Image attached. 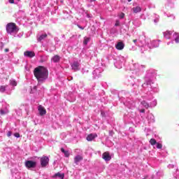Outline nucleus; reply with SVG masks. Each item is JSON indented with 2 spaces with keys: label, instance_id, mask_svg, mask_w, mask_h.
<instances>
[{
  "label": "nucleus",
  "instance_id": "nucleus-16",
  "mask_svg": "<svg viewBox=\"0 0 179 179\" xmlns=\"http://www.w3.org/2000/svg\"><path fill=\"white\" fill-rule=\"evenodd\" d=\"M133 42L134 43V44H135L136 45H138V47H141V48H141V51H143V50H145V45H143V44H142V41H138V40L134 39V40L133 41Z\"/></svg>",
  "mask_w": 179,
  "mask_h": 179
},
{
  "label": "nucleus",
  "instance_id": "nucleus-41",
  "mask_svg": "<svg viewBox=\"0 0 179 179\" xmlns=\"http://www.w3.org/2000/svg\"><path fill=\"white\" fill-rule=\"evenodd\" d=\"M78 29H80L81 30H85V27H83L79 24H78Z\"/></svg>",
  "mask_w": 179,
  "mask_h": 179
},
{
  "label": "nucleus",
  "instance_id": "nucleus-31",
  "mask_svg": "<svg viewBox=\"0 0 179 179\" xmlns=\"http://www.w3.org/2000/svg\"><path fill=\"white\" fill-rule=\"evenodd\" d=\"M157 106V101L156 99H154L150 103V107H156Z\"/></svg>",
  "mask_w": 179,
  "mask_h": 179
},
{
  "label": "nucleus",
  "instance_id": "nucleus-42",
  "mask_svg": "<svg viewBox=\"0 0 179 179\" xmlns=\"http://www.w3.org/2000/svg\"><path fill=\"white\" fill-rule=\"evenodd\" d=\"M168 168H169V169H174V165H173V164H169V165L168 166Z\"/></svg>",
  "mask_w": 179,
  "mask_h": 179
},
{
  "label": "nucleus",
  "instance_id": "nucleus-22",
  "mask_svg": "<svg viewBox=\"0 0 179 179\" xmlns=\"http://www.w3.org/2000/svg\"><path fill=\"white\" fill-rule=\"evenodd\" d=\"M133 13H139L140 12L142 11V8H141V6H136V7H134L132 9H131Z\"/></svg>",
  "mask_w": 179,
  "mask_h": 179
},
{
  "label": "nucleus",
  "instance_id": "nucleus-32",
  "mask_svg": "<svg viewBox=\"0 0 179 179\" xmlns=\"http://www.w3.org/2000/svg\"><path fill=\"white\" fill-rule=\"evenodd\" d=\"M6 87H8V85L6 86H1L0 87V92L1 93H3V92H5V90H6Z\"/></svg>",
  "mask_w": 179,
  "mask_h": 179
},
{
  "label": "nucleus",
  "instance_id": "nucleus-6",
  "mask_svg": "<svg viewBox=\"0 0 179 179\" xmlns=\"http://www.w3.org/2000/svg\"><path fill=\"white\" fill-rule=\"evenodd\" d=\"M103 71H104V69H103L102 67L95 66V69L92 72L94 78H100V76H101V73Z\"/></svg>",
  "mask_w": 179,
  "mask_h": 179
},
{
  "label": "nucleus",
  "instance_id": "nucleus-30",
  "mask_svg": "<svg viewBox=\"0 0 179 179\" xmlns=\"http://www.w3.org/2000/svg\"><path fill=\"white\" fill-rule=\"evenodd\" d=\"M9 82L10 86H17V82H16V80L10 79Z\"/></svg>",
  "mask_w": 179,
  "mask_h": 179
},
{
  "label": "nucleus",
  "instance_id": "nucleus-37",
  "mask_svg": "<svg viewBox=\"0 0 179 179\" xmlns=\"http://www.w3.org/2000/svg\"><path fill=\"white\" fill-rule=\"evenodd\" d=\"M155 23H159V15H156L155 19L154 20Z\"/></svg>",
  "mask_w": 179,
  "mask_h": 179
},
{
  "label": "nucleus",
  "instance_id": "nucleus-17",
  "mask_svg": "<svg viewBox=\"0 0 179 179\" xmlns=\"http://www.w3.org/2000/svg\"><path fill=\"white\" fill-rule=\"evenodd\" d=\"M59 61H61V57L59 55H56L51 58V62H54V64H57Z\"/></svg>",
  "mask_w": 179,
  "mask_h": 179
},
{
  "label": "nucleus",
  "instance_id": "nucleus-51",
  "mask_svg": "<svg viewBox=\"0 0 179 179\" xmlns=\"http://www.w3.org/2000/svg\"><path fill=\"white\" fill-rule=\"evenodd\" d=\"M174 179H176V178H174Z\"/></svg>",
  "mask_w": 179,
  "mask_h": 179
},
{
  "label": "nucleus",
  "instance_id": "nucleus-36",
  "mask_svg": "<svg viewBox=\"0 0 179 179\" xmlns=\"http://www.w3.org/2000/svg\"><path fill=\"white\" fill-rule=\"evenodd\" d=\"M23 36V32H21L20 34H17V33H16V36L14 37H18V38H20V37Z\"/></svg>",
  "mask_w": 179,
  "mask_h": 179
},
{
  "label": "nucleus",
  "instance_id": "nucleus-4",
  "mask_svg": "<svg viewBox=\"0 0 179 179\" xmlns=\"http://www.w3.org/2000/svg\"><path fill=\"white\" fill-rule=\"evenodd\" d=\"M6 31L8 34L13 36V37H16V33L19 31V28H17L16 24L10 22L6 25Z\"/></svg>",
  "mask_w": 179,
  "mask_h": 179
},
{
  "label": "nucleus",
  "instance_id": "nucleus-2",
  "mask_svg": "<svg viewBox=\"0 0 179 179\" xmlns=\"http://www.w3.org/2000/svg\"><path fill=\"white\" fill-rule=\"evenodd\" d=\"M155 78V73L152 71H148L145 76V83H144L142 85V87H148L150 89V92H153L154 93H158L159 88L157 87V85H155V86H153V79Z\"/></svg>",
  "mask_w": 179,
  "mask_h": 179
},
{
  "label": "nucleus",
  "instance_id": "nucleus-25",
  "mask_svg": "<svg viewBox=\"0 0 179 179\" xmlns=\"http://www.w3.org/2000/svg\"><path fill=\"white\" fill-rule=\"evenodd\" d=\"M173 38L174 39V41L176 43V44H178L179 43V34L175 33L173 36Z\"/></svg>",
  "mask_w": 179,
  "mask_h": 179
},
{
  "label": "nucleus",
  "instance_id": "nucleus-14",
  "mask_svg": "<svg viewBox=\"0 0 179 179\" xmlns=\"http://www.w3.org/2000/svg\"><path fill=\"white\" fill-rule=\"evenodd\" d=\"M102 159L105 160V162H110L111 160V155H110V152H105L102 155Z\"/></svg>",
  "mask_w": 179,
  "mask_h": 179
},
{
  "label": "nucleus",
  "instance_id": "nucleus-11",
  "mask_svg": "<svg viewBox=\"0 0 179 179\" xmlns=\"http://www.w3.org/2000/svg\"><path fill=\"white\" fill-rule=\"evenodd\" d=\"M12 177L11 179H20V172L16 169L11 171Z\"/></svg>",
  "mask_w": 179,
  "mask_h": 179
},
{
  "label": "nucleus",
  "instance_id": "nucleus-48",
  "mask_svg": "<svg viewBox=\"0 0 179 179\" xmlns=\"http://www.w3.org/2000/svg\"><path fill=\"white\" fill-rule=\"evenodd\" d=\"M167 45H170V43H167Z\"/></svg>",
  "mask_w": 179,
  "mask_h": 179
},
{
  "label": "nucleus",
  "instance_id": "nucleus-20",
  "mask_svg": "<svg viewBox=\"0 0 179 179\" xmlns=\"http://www.w3.org/2000/svg\"><path fill=\"white\" fill-rule=\"evenodd\" d=\"M65 177V174L61 173L59 172L55 173L53 176L52 178H59V179H64Z\"/></svg>",
  "mask_w": 179,
  "mask_h": 179
},
{
  "label": "nucleus",
  "instance_id": "nucleus-13",
  "mask_svg": "<svg viewBox=\"0 0 179 179\" xmlns=\"http://www.w3.org/2000/svg\"><path fill=\"white\" fill-rule=\"evenodd\" d=\"M24 55L27 58H34V57H36V53L33 51L27 50L24 52Z\"/></svg>",
  "mask_w": 179,
  "mask_h": 179
},
{
  "label": "nucleus",
  "instance_id": "nucleus-7",
  "mask_svg": "<svg viewBox=\"0 0 179 179\" xmlns=\"http://www.w3.org/2000/svg\"><path fill=\"white\" fill-rule=\"evenodd\" d=\"M124 61L125 59H124V57H120L119 59L114 63L115 68H117V69H121V68H122V65H124Z\"/></svg>",
  "mask_w": 179,
  "mask_h": 179
},
{
  "label": "nucleus",
  "instance_id": "nucleus-34",
  "mask_svg": "<svg viewBox=\"0 0 179 179\" xmlns=\"http://www.w3.org/2000/svg\"><path fill=\"white\" fill-rule=\"evenodd\" d=\"M81 72L83 75H85L89 72V70L87 68H83L82 69Z\"/></svg>",
  "mask_w": 179,
  "mask_h": 179
},
{
  "label": "nucleus",
  "instance_id": "nucleus-45",
  "mask_svg": "<svg viewBox=\"0 0 179 179\" xmlns=\"http://www.w3.org/2000/svg\"><path fill=\"white\" fill-rule=\"evenodd\" d=\"M140 113H145V109H141Z\"/></svg>",
  "mask_w": 179,
  "mask_h": 179
},
{
  "label": "nucleus",
  "instance_id": "nucleus-39",
  "mask_svg": "<svg viewBox=\"0 0 179 179\" xmlns=\"http://www.w3.org/2000/svg\"><path fill=\"white\" fill-rule=\"evenodd\" d=\"M101 117H106V113H104V111L101 110Z\"/></svg>",
  "mask_w": 179,
  "mask_h": 179
},
{
  "label": "nucleus",
  "instance_id": "nucleus-8",
  "mask_svg": "<svg viewBox=\"0 0 179 179\" xmlns=\"http://www.w3.org/2000/svg\"><path fill=\"white\" fill-rule=\"evenodd\" d=\"M150 143L152 146L154 147V149H162V148H163V145H162V143H157V141H156V139L155 138H151L150 140ZM156 145V147H155V145Z\"/></svg>",
  "mask_w": 179,
  "mask_h": 179
},
{
  "label": "nucleus",
  "instance_id": "nucleus-9",
  "mask_svg": "<svg viewBox=\"0 0 179 179\" xmlns=\"http://www.w3.org/2000/svg\"><path fill=\"white\" fill-rule=\"evenodd\" d=\"M37 166V163L34 161L29 160L25 162V167L27 169H34Z\"/></svg>",
  "mask_w": 179,
  "mask_h": 179
},
{
  "label": "nucleus",
  "instance_id": "nucleus-12",
  "mask_svg": "<svg viewBox=\"0 0 179 179\" xmlns=\"http://www.w3.org/2000/svg\"><path fill=\"white\" fill-rule=\"evenodd\" d=\"M80 64L78 63V62H73L71 64V68L72 70L74 71V72H78V71H80Z\"/></svg>",
  "mask_w": 179,
  "mask_h": 179
},
{
  "label": "nucleus",
  "instance_id": "nucleus-27",
  "mask_svg": "<svg viewBox=\"0 0 179 179\" xmlns=\"http://www.w3.org/2000/svg\"><path fill=\"white\" fill-rule=\"evenodd\" d=\"M90 41V37H84V40L83 42V45H87V43Z\"/></svg>",
  "mask_w": 179,
  "mask_h": 179
},
{
  "label": "nucleus",
  "instance_id": "nucleus-35",
  "mask_svg": "<svg viewBox=\"0 0 179 179\" xmlns=\"http://www.w3.org/2000/svg\"><path fill=\"white\" fill-rule=\"evenodd\" d=\"M120 19H124V17H125V14L124 13H120L119 15H118Z\"/></svg>",
  "mask_w": 179,
  "mask_h": 179
},
{
  "label": "nucleus",
  "instance_id": "nucleus-24",
  "mask_svg": "<svg viewBox=\"0 0 179 179\" xmlns=\"http://www.w3.org/2000/svg\"><path fill=\"white\" fill-rule=\"evenodd\" d=\"M96 136H97L96 134H91L87 136V141L90 142V141H93V139H94V138H96Z\"/></svg>",
  "mask_w": 179,
  "mask_h": 179
},
{
  "label": "nucleus",
  "instance_id": "nucleus-28",
  "mask_svg": "<svg viewBox=\"0 0 179 179\" xmlns=\"http://www.w3.org/2000/svg\"><path fill=\"white\" fill-rule=\"evenodd\" d=\"M141 105L145 107V108H149L150 107V103L146 102L145 101H141Z\"/></svg>",
  "mask_w": 179,
  "mask_h": 179
},
{
  "label": "nucleus",
  "instance_id": "nucleus-50",
  "mask_svg": "<svg viewBox=\"0 0 179 179\" xmlns=\"http://www.w3.org/2000/svg\"><path fill=\"white\" fill-rule=\"evenodd\" d=\"M143 179H146V178H143Z\"/></svg>",
  "mask_w": 179,
  "mask_h": 179
},
{
  "label": "nucleus",
  "instance_id": "nucleus-46",
  "mask_svg": "<svg viewBox=\"0 0 179 179\" xmlns=\"http://www.w3.org/2000/svg\"><path fill=\"white\" fill-rule=\"evenodd\" d=\"M5 52H9V49L8 48L5 49Z\"/></svg>",
  "mask_w": 179,
  "mask_h": 179
},
{
  "label": "nucleus",
  "instance_id": "nucleus-3",
  "mask_svg": "<svg viewBox=\"0 0 179 179\" xmlns=\"http://www.w3.org/2000/svg\"><path fill=\"white\" fill-rule=\"evenodd\" d=\"M34 73L38 83H43L48 78V70L43 66L36 67L34 71Z\"/></svg>",
  "mask_w": 179,
  "mask_h": 179
},
{
  "label": "nucleus",
  "instance_id": "nucleus-33",
  "mask_svg": "<svg viewBox=\"0 0 179 179\" xmlns=\"http://www.w3.org/2000/svg\"><path fill=\"white\" fill-rule=\"evenodd\" d=\"M0 113L1 114V115H5V114H8V109H1Z\"/></svg>",
  "mask_w": 179,
  "mask_h": 179
},
{
  "label": "nucleus",
  "instance_id": "nucleus-40",
  "mask_svg": "<svg viewBox=\"0 0 179 179\" xmlns=\"http://www.w3.org/2000/svg\"><path fill=\"white\" fill-rule=\"evenodd\" d=\"M115 27L120 26V21H119V20H117V21H116V22H115Z\"/></svg>",
  "mask_w": 179,
  "mask_h": 179
},
{
  "label": "nucleus",
  "instance_id": "nucleus-1",
  "mask_svg": "<svg viewBox=\"0 0 179 179\" xmlns=\"http://www.w3.org/2000/svg\"><path fill=\"white\" fill-rule=\"evenodd\" d=\"M143 69H145V65L138 63L134 64L131 67L132 75L129 78V81L130 82V85L135 86V89L138 86L136 82H139V80L137 78H139L143 73Z\"/></svg>",
  "mask_w": 179,
  "mask_h": 179
},
{
  "label": "nucleus",
  "instance_id": "nucleus-49",
  "mask_svg": "<svg viewBox=\"0 0 179 179\" xmlns=\"http://www.w3.org/2000/svg\"><path fill=\"white\" fill-rule=\"evenodd\" d=\"M91 1H96V0H91Z\"/></svg>",
  "mask_w": 179,
  "mask_h": 179
},
{
  "label": "nucleus",
  "instance_id": "nucleus-43",
  "mask_svg": "<svg viewBox=\"0 0 179 179\" xmlns=\"http://www.w3.org/2000/svg\"><path fill=\"white\" fill-rule=\"evenodd\" d=\"M7 136H12V132L11 131H8V133H7Z\"/></svg>",
  "mask_w": 179,
  "mask_h": 179
},
{
  "label": "nucleus",
  "instance_id": "nucleus-10",
  "mask_svg": "<svg viewBox=\"0 0 179 179\" xmlns=\"http://www.w3.org/2000/svg\"><path fill=\"white\" fill-rule=\"evenodd\" d=\"M50 159L47 156H43L41 158V165L43 167H46L48 165Z\"/></svg>",
  "mask_w": 179,
  "mask_h": 179
},
{
  "label": "nucleus",
  "instance_id": "nucleus-38",
  "mask_svg": "<svg viewBox=\"0 0 179 179\" xmlns=\"http://www.w3.org/2000/svg\"><path fill=\"white\" fill-rule=\"evenodd\" d=\"M14 136H15V138H20V134L19 133H15L14 134Z\"/></svg>",
  "mask_w": 179,
  "mask_h": 179
},
{
  "label": "nucleus",
  "instance_id": "nucleus-18",
  "mask_svg": "<svg viewBox=\"0 0 179 179\" xmlns=\"http://www.w3.org/2000/svg\"><path fill=\"white\" fill-rule=\"evenodd\" d=\"M38 110L39 111L40 115H45L47 113V111L44 109V107L43 106L40 105L38 106Z\"/></svg>",
  "mask_w": 179,
  "mask_h": 179
},
{
  "label": "nucleus",
  "instance_id": "nucleus-5",
  "mask_svg": "<svg viewBox=\"0 0 179 179\" xmlns=\"http://www.w3.org/2000/svg\"><path fill=\"white\" fill-rule=\"evenodd\" d=\"M159 41H160V40L148 41L147 42L148 44L145 45L144 50H148V47L150 49H151V48H157V47H159Z\"/></svg>",
  "mask_w": 179,
  "mask_h": 179
},
{
  "label": "nucleus",
  "instance_id": "nucleus-21",
  "mask_svg": "<svg viewBox=\"0 0 179 179\" xmlns=\"http://www.w3.org/2000/svg\"><path fill=\"white\" fill-rule=\"evenodd\" d=\"M82 160H83V157L81 155H77L74 158V163L79 164V162H82Z\"/></svg>",
  "mask_w": 179,
  "mask_h": 179
},
{
  "label": "nucleus",
  "instance_id": "nucleus-29",
  "mask_svg": "<svg viewBox=\"0 0 179 179\" xmlns=\"http://www.w3.org/2000/svg\"><path fill=\"white\" fill-rule=\"evenodd\" d=\"M62 153H64L66 157H69V151L65 150L64 148H61Z\"/></svg>",
  "mask_w": 179,
  "mask_h": 179
},
{
  "label": "nucleus",
  "instance_id": "nucleus-47",
  "mask_svg": "<svg viewBox=\"0 0 179 179\" xmlns=\"http://www.w3.org/2000/svg\"><path fill=\"white\" fill-rule=\"evenodd\" d=\"M128 1V2H131V1H132V0H127Z\"/></svg>",
  "mask_w": 179,
  "mask_h": 179
},
{
  "label": "nucleus",
  "instance_id": "nucleus-23",
  "mask_svg": "<svg viewBox=\"0 0 179 179\" xmlns=\"http://www.w3.org/2000/svg\"><path fill=\"white\" fill-rule=\"evenodd\" d=\"M171 34H173L172 31H166L164 32V37H165V38L169 39L171 37Z\"/></svg>",
  "mask_w": 179,
  "mask_h": 179
},
{
  "label": "nucleus",
  "instance_id": "nucleus-15",
  "mask_svg": "<svg viewBox=\"0 0 179 179\" xmlns=\"http://www.w3.org/2000/svg\"><path fill=\"white\" fill-rule=\"evenodd\" d=\"M124 47H125V44H124V42L122 41L117 42L115 45L116 50H118L119 51L124 50Z\"/></svg>",
  "mask_w": 179,
  "mask_h": 179
},
{
  "label": "nucleus",
  "instance_id": "nucleus-19",
  "mask_svg": "<svg viewBox=\"0 0 179 179\" xmlns=\"http://www.w3.org/2000/svg\"><path fill=\"white\" fill-rule=\"evenodd\" d=\"M147 120L149 124H152L153 122H155V115H153V114L152 113H149L147 117Z\"/></svg>",
  "mask_w": 179,
  "mask_h": 179
},
{
  "label": "nucleus",
  "instance_id": "nucleus-44",
  "mask_svg": "<svg viewBox=\"0 0 179 179\" xmlns=\"http://www.w3.org/2000/svg\"><path fill=\"white\" fill-rule=\"evenodd\" d=\"M10 3H15V0H8Z\"/></svg>",
  "mask_w": 179,
  "mask_h": 179
},
{
  "label": "nucleus",
  "instance_id": "nucleus-26",
  "mask_svg": "<svg viewBox=\"0 0 179 179\" xmlns=\"http://www.w3.org/2000/svg\"><path fill=\"white\" fill-rule=\"evenodd\" d=\"M47 38V34H43L39 36V37L38 38V41H43V40Z\"/></svg>",
  "mask_w": 179,
  "mask_h": 179
}]
</instances>
